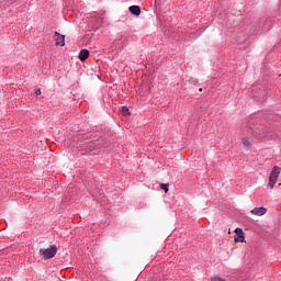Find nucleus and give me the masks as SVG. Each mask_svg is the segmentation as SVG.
<instances>
[{
    "mask_svg": "<svg viewBox=\"0 0 281 281\" xmlns=\"http://www.w3.org/2000/svg\"><path fill=\"white\" fill-rule=\"evenodd\" d=\"M122 113H123V115H128V108L123 106L122 108Z\"/></svg>",
    "mask_w": 281,
    "mask_h": 281,
    "instance_id": "obj_11",
    "label": "nucleus"
},
{
    "mask_svg": "<svg viewBox=\"0 0 281 281\" xmlns=\"http://www.w3.org/2000/svg\"><path fill=\"white\" fill-rule=\"evenodd\" d=\"M234 240L235 243H245V233L243 232V228L235 229Z\"/></svg>",
    "mask_w": 281,
    "mask_h": 281,
    "instance_id": "obj_4",
    "label": "nucleus"
},
{
    "mask_svg": "<svg viewBox=\"0 0 281 281\" xmlns=\"http://www.w3.org/2000/svg\"><path fill=\"white\" fill-rule=\"evenodd\" d=\"M169 188H170V184L168 183L160 184V190H164V192L166 193H168Z\"/></svg>",
    "mask_w": 281,
    "mask_h": 281,
    "instance_id": "obj_10",
    "label": "nucleus"
},
{
    "mask_svg": "<svg viewBox=\"0 0 281 281\" xmlns=\"http://www.w3.org/2000/svg\"><path fill=\"white\" fill-rule=\"evenodd\" d=\"M56 254H58V248L56 247V245H53L46 249H40V255L44 260H49L50 258H54Z\"/></svg>",
    "mask_w": 281,
    "mask_h": 281,
    "instance_id": "obj_1",
    "label": "nucleus"
},
{
    "mask_svg": "<svg viewBox=\"0 0 281 281\" xmlns=\"http://www.w3.org/2000/svg\"><path fill=\"white\" fill-rule=\"evenodd\" d=\"M55 41L56 45H59V47H65V35H61L58 32H55Z\"/></svg>",
    "mask_w": 281,
    "mask_h": 281,
    "instance_id": "obj_5",
    "label": "nucleus"
},
{
    "mask_svg": "<svg viewBox=\"0 0 281 281\" xmlns=\"http://www.w3.org/2000/svg\"><path fill=\"white\" fill-rule=\"evenodd\" d=\"M130 12L131 14H134V16H139V14H142V9L139 5H132L130 7Z\"/></svg>",
    "mask_w": 281,
    "mask_h": 281,
    "instance_id": "obj_7",
    "label": "nucleus"
},
{
    "mask_svg": "<svg viewBox=\"0 0 281 281\" xmlns=\"http://www.w3.org/2000/svg\"><path fill=\"white\" fill-rule=\"evenodd\" d=\"M78 58H79V60H81V63H85V60H87V58H89V50H87V49L80 50Z\"/></svg>",
    "mask_w": 281,
    "mask_h": 281,
    "instance_id": "obj_8",
    "label": "nucleus"
},
{
    "mask_svg": "<svg viewBox=\"0 0 281 281\" xmlns=\"http://www.w3.org/2000/svg\"><path fill=\"white\" fill-rule=\"evenodd\" d=\"M254 135H256V137H258L259 139H262L263 137H267V134L269 133V131L267 130V127L265 126H259V127H255L252 130Z\"/></svg>",
    "mask_w": 281,
    "mask_h": 281,
    "instance_id": "obj_3",
    "label": "nucleus"
},
{
    "mask_svg": "<svg viewBox=\"0 0 281 281\" xmlns=\"http://www.w3.org/2000/svg\"><path fill=\"white\" fill-rule=\"evenodd\" d=\"M280 172H281V168L278 166H274L270 172V177H269V188H271V190H273V188L276 187V183L278 182V178L280 177Z\"/></svg>",
    "mask_w": 281,
    "mask_h": 281,
    "instance_id": "obj_2",
    "label": "nucleus"
},
{
    "mask_svg": "<svg viewBox=\"0 0 281 281\" xmlns=\"http://www.w3.org/2000/svg\"><path fill=\"white\" fill-rule=\"evenodd\" d=\"M245 148H251V142L248 138H241Z\"/></svg>",
    "mask_w": 281,
    "mask_h": 281,
    "instance_id": "obj_9",
    "label": "nucleus"
},
{
    "mask_svg": "<svg viewBox=\"0 0 281 281\" xmlns=\"http://www.w3.org/2000/svg\"><path fill=\"white\" fill-rule=\"evenodd\" d=\"M41 89H37L36 91H35V95H41Z\"/></svg>",
    "mask_w": 281,
    "mask_h": 281,
    "instance_id": "obj_12",
    "label": "nucleus"
},
{
    "mask_svg": "<svg viewBox=\"0 0 281 281\" xmlns=\"http://www.w3.org/2000/svg\"><path fill=\"white\" fill-rule=\"evenodd\" d=\"M251 214H255V216H265V214H267V209L265 206L255 207L251 211Z\"/></svg>",
    "mask_w": 281,
    "mask_h": 281,
    "instance_id": "obj_6",
    "label": "nucleus"
}]
</instances>
